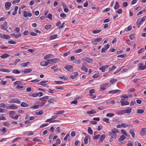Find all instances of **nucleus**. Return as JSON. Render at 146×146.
<instances>
[{"instance_id": "1", "label": "nucleus", "mask_w": 146, "mask_h": 146, "mask_svg": "<svg viewBox=\"0 0 146 146\" xmlns=\"http://www.w3.org/2000/svg\"><path fill=\"white\" fill-rule=\"evenodd\" d=\"M109 83H106L102 85L100 87V89L101 90H104L106 89L108 87L111 86Z\"/></svg>"}, {"instance_id": "2", "label": "nucleus", "mask_w": 146, "mask_h": 146, "mask_svg": "<svg viewBox=\"0 0 146 146\" xmlns=\"http://www.w3.org/2000/svg\"><path fill=\"white\" fill-rule=\"evenodd\" d=\"M58 59L57 58H54V59H51L49 60H48V64H52L55 63L57 62V61H58Z\"/></svg>"}, {"instance_id": "3", "label": "nucleus", "mask_w": 146, "mask_h": 146, "mask_svg": "<svg viewBox=\"0 0 146 146\" xmlns=\"http://www.w3.org/2000/svg\"><path fill=\"white\" fill-rule=\"evenodd\" d=\"M110 136L112 138H116L117 135L115 133V131H113V130H111V131L109 132Z\"/></svg>"}, {"instance_id": "4", "label": "nucleus", "mask_w": 146, "mask_h": 146, "mask_svg": "<svg viewBox=\"0 0 146 146\" xmlns=\"http://www.w3.org/2000/svg\"><path fill=\"white\" fill-rule=\"evenodd\" d=\"M140 134L142 136H144L146 135V128H143L141 129Z\"/></svg>"}, {"instance_id": "5", "label": "nucleus", "mask_w": 146, "mask_h": 146, "mask_svg": "<svg viewBox=\"0 0 146 146\" xmlns=\"http://www.w3.org/2000/svg\"><path fill=\"white\" fill-rule=\"evenodd\" d=\"M2 29L4 30H7V22H5L3 24L1 25H0Z\"/></svg>"}, {"instance_id": "6", "label": "nucleus", "mask_w": 146, "mask_h": 146, "mask_svg": "<svg viewBox=\"0 0 146 146\" xmlns=\"http://www.w3.org/2000/svg\"><path fill=\"white\" fill-rule=\"evenodd\" d=\"M82 59L83 60H86L88 63H91L94 61V60L93 59L87 57L83 58Z\"/></svg>"}, {"instance_id": "7", "label": "nucleus", "mask_w": 146, "mask_h": 146, "mask_svg": "<svg viewBox=\"0 0 146 146\" xmlns=\"http://www.w3.org/2000/svg\"><path fill=\"white\" fill-rule=\"evenodd\" d=\"M11 5V3L9 2H6L5 4V7L6 10H9L10 9V6Z\"/></svg>"}, {"instance_id": "8", "label": "nucleus", "mask_w": 146, "mask_h": 146, "mask_svg": "<svg viewBox=\"0 0 146 146\" xmlns=\"http://www.w3.org/2000/svg\"><path fill=\"white\" fill-rule=\"evenodd\" d=\"M146 69V65L143 66V64L142 63H140L139 64V66L138 69L139 70H143Z\"/></svg>"}, {"instance_id": "9", "label": "nucleus", "mask_w": 146, "mask_h": 146, "mask_svg": "<svg viewBox=\"0 0 146 146\" xmlns=\"http://www.w3.org/2000/svg\"><path fill=\"white\" fill-rule=\"evenodd\" d=\"M73 66L71 65H67L64 67V68L68 71L72 72L73 70Z\"/></svg>"}, {"instance_id": "10", "label": "nucleus", "mask_w": 146, "mask_h": 146, "mask_svg": "<svg viewBox=\"0 0 146 146\" xmlns=\"http://www.w3.org/2000/svg\"><path fill=\"white\" fill-rule=\"evenodd\" d=\"M10 35L15 37L16 38H17L20 37L21 35V34L20 33H19L18 34L13 33L11 34Z\"/></svg>"}, {"instance_id": "11", "label": "nucleus", "mask_w": 146, "mask_h": 146, "mask_svg": "<svg viewBox=\"0 0 146 146\" xmlns=\"http://www.w3.org/2000/svg\"><path fill=\"white\" fill-rule=\"evenodd\" d=\"M143 22L141 21L140 18L138 19L137 21L136 24L138 28L140 27V26L141 25Z\"/></svg>"}, {"instance_id": "12", "label": "nucleus", "mask_w": 146, "mask_h": 146, "mask_svg": "<svg viewBox=\"0 0 146 146\" xmlns=\"http://www.w3.org/2000/svg\"><path fill=\"white\" fill-rule=\"evenodd\" d=\"M7 108L9 109L16 110L18 108V107L16 106L13 105L7 107Z\"/></svg>"}, {"instance_id": "13", "label": "nucleus", "mask_w": 146, "mask_h": 146, "mask_svg": "<svg viewBox=\"0 0 146 146\" xmlns=\"http://www.w3.org/2000/svg\"><path fill=\"white\" fill-rule=\"evenodd\" d=\"M48 64V60L47 61H43L40 63V65L42 66H47Z\"/></svg>"}, {"instance_id": "14", "label": "nucleus", "mask_w": 146, "mask_h": 146, "mask_svg": "<svg viewBox=\"0 0 146 146\" xmlns=\"http://www.w3.org/2000/svg\"><path fill=\"white\" fill-rule=\"evenodd\" d=\"M48 81H42L40 82V83L38 84L41 85L43 86L46 87H48V86L46 84H44V83H46Z\"/></svg>"}, {"instance_id": "15", "label": "nucleus", "mask_w": 146, "mask_h": 146, "mask_svg": "<svg viewBox=\"0 0 146 146\" xmlns=\"http://www.w3.org/2000/svg\"><path fill=\"white\" fill-rule=\"evenodd\" d=\"M22 71L25 74H27L32 72V70L31 68L25 69L24 70H23Z\"/></svg>"}, {"instance_id": "16", "label": "nucleus", "mask_w": 146, "mask_h": 146, "mask_svg": "<svg viewBox=\"0 0 146 146\" xmlns=\"http://www.w3.org/2000/svg\"><path fill=\"white\" fill-rule=\"evenodd\" d=\"M125 138V137L124 135H121L120 136L119 138L118 139L119 141L122 143V141H123Z\"/></svg>"}, {"instance_id": "17", "label": "nucleus", "mask_w": 146, "mask_h": 146, "mask_svg": "<svg viewBox=\"0 0 146 146\" xmlns=\"http://www.w3.org/2000/svg\"><path fill=\"white\" fill-rule=\"evenodd\" d=\"M1 38L5 39H9L10 38H11L10 36L8 35H6L5 34L2 35V34L1 36Z\"/></svg>"}, {"instance_id": "18", "label": "nucleus", "mask_w": 146, "mask_h": 146, "mask_svg": "<svg viewBox=\"0 0 146 146\" xmlns=\"http://www.w3.org/2000/svg\"><path fill=\"white\" fill-rule=\"evenodd\" d=\"M124 110L125 114H129L131 112L132 109L131 108H129L128 109Z\"/></svg>"}, {"instance_id": "19", "label": "nucleus", "mask_w": 146, "mask_h": 146, "mask_svg": "<svg viewBox=\"0 0 146 146\" xmlns=\"http://www.w3.org/2000/svg\"><path fill=\"white\" fill-rule=\"evenodd\" d=\"M121 91L119 90H113L109 91V93L110 94H116L117 93L119 92H121Z\"/></svg>"}, {"instance_id": "20", "label": "nucleus", "mask_w": 146, "mask_h": 146, "mask_svg": "<svg viewBox=\"0 0 146 146\" xmlns=\"http://www.w3.org/2000/svg\"><path fill=\"white\" fill-rule=\"evenodd\" d=\"M78 75L77 72H76L72 73V75L71 76V78L72 79H74Z\"/></svg>"}, {"instance_id": "21", "label": "nucleus", "mask_w": 146, "mask_h": 146, "mask_svg": "<svg viewBox=\"0 0 146 146\" xmlns=\"http://www.w3.org/2000/svg\"><path fill=\"white\" fill-rule=\"evenodd\" d=\"M30 63L29 62H26L25 63H22L21 64V66L22 67H27V65Z\"/></svg>"}, {"instance_id": "22", "label": "nucleus", "mask_w": 146, "mask_h": 146, "mask_svg": "<svg viewBox=\"0 0 146 146\" xmlns=\"http://www.w3.org/2000/svg\"><path fill=\"white\" fill-rule=\"evenodd\" d=\"M53 56V55L52 54H48L44 56V59L45 60H46L49 58H52Z\"/></svg>"}, {"instance_id": "23", "label": "nucleus", "mask_w": 146, "mask_h": 146, "mask_svg": "<svg viewBox=\"0 0 146 146\" xmlns=\"http://www.w3.org/2000/svg\"><path fill=\"white\" fill-rule=\"evenodd\" d=\"M13 103H17L20 104L21 102L17 98H14L12 99Z\"/></svg>"}, {"instance_id": "24", "label": "nucleus", "mask_w": 146, "mask_h": 146, "mask_svg": "<svg viewBox=\"0 0 146 146\" xmlns=\"http://www.w3.org/2000/svg\"><path fill=\"white\" fill-rule=\"evenodd\" d=\"M9 56V55L6 53L3 54L0 56V57L3 58H5Z\"/></svg>"}, {"instance_id": "25", "label": "nucleus", "mask_w": 146, "mask_h": 146, "mask_svg": "<svg viewBox=\"0 0 146 146\" xmlns=\"http://www.w3.org/2000/svg\"><path fill=\"white\" fill-rule=\"evenodd\" d=\"M105 137V135L104 134H103L101 136L99 139V142H102L104 139Z\"/></svg>"}, {"instance_id": "26", "label": "nucleus", "mask_w": 146, "mask_h": 146, "mask_svg": "<svg viewBox=\"0 0 146 146\" xmlns=\"http://www.w3.org/2000/svg\"><path fill=\"white\" fill-rule=\"evenodd\" d=\"M18 7L16 6L15 7L14 9V11L12 13V15H15L17 13V11L18 9Z\"/></svg>"}, {"instance_id": "27", "label": "nucleus", "mask_w": 146, "mask_h": 146, "mask_svg": "<svg viewBox=\"0 0 146 146\" xmlns=\"http://www.w3.org/2000/svg\"><path fill=\"white\" fill-rule=\"evenodd\" d=\"M64 113V110L56 111V113L54 114H61Z\"/></svg>"}, {"instance_id": "28", "label": "nucleus", "mask_w": 146, "mask_h": 146, "mask_svg": "<svg viewBox=\"0 0 146 146\" xmlns=\"http://www.w3.org/2000/svg\"><path fill=\"white\" fill-rule=\"evenodd\" d=\"M21 106L23 107H26L28 106V104L25 102H22L21 104Z\"/></svg>"}, {"instance_id": "29", "label": "nucleus", "mask_w": 146, "mask_h": 146, "mask_svg": "<svg viewBox=\"0 0 146 146\" xmlns=\"http://www.w3.org/2000/svg\"><path fill=\"white\" fill-rule=\"evenodd\" d=\"M86 113L88 114H93L96 113V111L94 110H92L90 111H88Z\"/></svg>"}, {"instance_id": "30", "label": "nucleus", "mask_w": 146, "mask_h": 146, "mask_svg": "<svg viewBox=\"0 0 146 146\" xmlns=\"http://www.w3.org/2000/svg\"><path fill=\"white\" fill-rule=\"evenodd\" d=\"M0 71L5 72H10V70L6 69H0Z\"/></svg>"}, {"instance_id": "31", "label": "nucleus", "mask_w": 146, "mask_h": 146, "mask_svg": "<svg viewBox=\"0 0 146 146\" xmlns=\"http://www.w3.org/2000/svg\"><path fill=\"white\" fill-rule=\"evenodd\" d=\"M129 104V103L127 101H124L121 104V106L128 105Z\"/></svg>"}, {"instance_id": "32", "label": "nucleus", "mask_w": 146, "mask_h": 146, "mask_svg": "<svg viewBox=\"0 0 146 146\" xmlns=\"http://www.w3.org/2000/svg\"><path fill=\"white\" fill-rule=\"evenodd\" d=\"M131 134L132 135V136L133 138H134L135 137V134L134 132V131L133 129H131L129 131Z\"/></svg>"}, {"instance_id": "33", "label": "nucleus", "mask_w": 146, "mask_h": 146, "mask_svg": "<svg viewBox=\"0 0 146 146\" xmlns=\"http://www.w3.org/2000/svg\"><path fill=\"white\" fill-rule=\"evenodd\" d=\"M48 98V96H46L40 98V100L41 101H45Z\"/></svg>"}, {"instance_id": "34", "label": "nucleus", "mask_w": 146, "mask_h": 146, "mask_svg": "<svg viewBox=\"0 0 146 146\" xmlns=\"http://www.w3.org/2000/svg\"><path fill=\"white\" fill-rule=\"evenodd\" d=\"M124 114L125 113L124 110H119L117 112V114L119 115H122Z\"/></svg>"}, {"instance_id": "35", "label": "nucleus", "mask_w": 146, "mask_h": 146, "mask_svg": "<svg viewBox=\"0 0 146 146\" xmlns=\"http://www.w3.org/2000/svg\"><path fill=\"white\" fill-rule=\"evenodd\" d=\"M144 112V110H143L138 109L137 110V113H138L141 114Z\"/></svg>"}, {"instance_id": "36", "label": "nucleus", "mask_w": 146, "mask_h": 146, "mask_svg": "<svg viewBox=\"0 0 146 146\" xmlns=\"http://www.w3.org/2000/svg\"><path fill=\"white\" fill-rule=\"evenodd\" d=\"M22 84V82L21 81H17L15 82L14 84L15 85H16L21 84Z\"/></svg>"}, {"instance_id": "37", "label": "nucleus", "mask_w": 146, "mask_h": 146, "mask_svg": "<svg viewBox=\"0 0 146 146\" xmlns=\"http://www.w3.org/2000/svg\"><path fill=\"white\" fill-rule=\"evenodd\" d=\"M48 102L50 103H54V102H56V101L53 98H51L48 100Z\"/></svg>"}, {"instance_id": "38", "label": "nucleus", "mask_w": 146, "mask_h": 146, "mask_svg": "<svg viewBox=\"0 0 146 146\" xmlns=\"http://www.w3.org/2000/svg\"><path fill=\"white\" fill-rule=\"evenodd\" d=\"M89 137V136H86L84 139V143L85 144H87L88 143V137Z\"/></svg>"}, {"instance_id": "39", "label": "nucleus", "mask_w": 146, "mask_h": 146, "mask_svg": "<svg viewBox=\"0 0 146 146\" xmlns=\"http://www.w3.org/2000/svg\"><path fill=\"white\" fill-rule=\"evenodd\" d=\"M117 81V80L115 79H112L110 80V82L112 84H113L115 82Z\"/></svg>"}, {"instance_id": "40", "label": "nucleus", "mask_w": 146, "mask_h": 146, "mask_svg": "<svg viewBox=\"0 0 146 146\" xmlns=\"http://www.w3.org/2000/svg\"><path fill=\"white\" fill-rule=\"evenodd\" d=\"M119 7V5L117 2H116L115 4V5L114 7V8L115 9H117Z\"/></svg>"}, {"instance_id": "41", "label": "nucleus", "mask_w": 146, "mask_h": 146, "mask_svg": "<svg viewBox=\"0 0 146 146\" xmlns=\"http://www.w3.org/2000/svg\"><path fill=\"white\" fill-rule=\"evenodd\" d=\"M88 132L89 134H92L93 133V131L91 128L90 127H89L88 129Z\"/></svg>"}, {"instance_id": "42", "label": "nucleus", "mask_w": 146, "mask_h": 146, "mask_svg": "<svg viewBox=\"0 0 146 146\" xmlns=\"http://www.w3.org/2000/svg\"><path fill=\"white\" fill-rule=\"evenodd\" d=\"M121 132L123 134L127 136H129L128 135L127 133V132L125 131L124 130V129L121 130Z\"/></svg>"}, {"instance_id": "43", "label": "nucleus", "mask_w": 146, "mask_h": 146, "mask_svg": "<svg viewBox=\"0 0 146 146\" xmlns=\"http://www.w3.org/2000/svg\"><path fill=\"white\" fill-rule=\"evenodd\" d=\"M57 37L56 35H54L50 36V40H51L56 38Z\"/></svg>"}, {"instance_id": "44", "label": "nucleus", "mask_w": 146, "mask_h": 146, "mask_svg": "<svg viewBox=\"0 0 146 146\" xmlns=\"http://www.w3.org/2000/svg\"><path fill=\"white\" fill-rule=\"evenodd\" d=\"M101 30H94L92 31V33L94 34H96L99 33L101 31Z\"/></svg>"}, {"instance_id": "45", "label": "nucleus", "mask_w": 146, "mask_h": 146, "mask_svg": "<svg viewBox=\"0 0 146 146\" xmlns=\"http://www.w3.org/2000/svg\"><path fill=\"white\" fill-rule=\"evenodd\" d=\"M81 70L83 71H84L85 72H88V69L85 66H83L81 68Z\"/></svg>"}, {"instance_id": "46", "label": "nucleus", "mask_w": 146, "mask_h": 146, "mask_svg": "<svg viewBox=\"0 0 146 146\" xmlns=\"http://www.w3.org/2000/svg\"><path fill=\"white\" fill-rule=\"evenodd\" d=\"M8 43L10 44H17V42H16L14 40H11V41H9L8 42Z\"/></svg>"}, {"instance_id": "47", "label": "nucleus", "mask_w": 146, "mask_h": 146, "mask_svg": "<svg viewBox=\"0 0 146 146\" xmlns=\"http://www.w3.org/2000/svg\"><path fill=\"white\" fill-rule=\"evenodd\" d=\"M46 17L49 19L50 20H52V15L51 13H49Z\"/></svg>"}, {"instance_id": "48", "label": "nucleus", "mask_w": 146, "mask_h": 146, "mask_svg": "<svg viewBox=\"0 0 146 146\" xmlns=\"http://www.w3.org/2000/svg\"><path fill=\"white\" fill-rule=\"evenodd\" d=\"M35 113L37 115H42L43 113V111L42 110H41L38 112H36Z\"/></svg>"}, {"instance_id": "49", "label": "nucleus", "mask_w": 146, "mask_h": 146, "mask_svg": "<svg viewBox=\"0 0 146 146\" xmlns=\"http://www.w3.org/2000/svg\"><path fill=\"white\" fill-rule=\"evenodd\" d=\"M48 92L51 94H54L55 92V91L54 90H52L50 89H49L48 90Z\"/></svg>"}, {"instance_id": "50", "label": "nucleus", "mask_w": 146, "mask_h": 146, "mask_svg": "<svg viewBox=\"0 0 146 146\" xmlns=\"http://www.w3.org/2000/svg\"><path fill=\"white\" fill-rule=\"evenodd\" d=\"M3 124L5 126L7 127H9L11 125L9 123L6 121L4 122Z\"/></svg>"}, {"instance_id": "51", "label": "nucleus", "mask_w": 146, "mask_h": 146, "mask_svg": "<svg viewBox=\"0 0 146 146\" xmlns=\"http://www.w3.org/2000/svg\"><path fill=\"white\" fill-rule=\"evenodd\" d=\"M38 108V106L37 105L33 106L31 108H30V109H33V110H35V109H37Z\"/></svg>"}, {"instance_id": "52", "label": "nucleus", "mask_w": 146, "mask_h": 146, "mask_svg": "<svg viewBox=\"0 0 146 146\" xmlns=\"http://www.w3.org/2000/svg\"><path fill=\"white\" fill-rule=\"evenodd\" d=\"M51 27V25H47L44 26V28L46 29H49Z\"/></svg>"}, {"instance_id": "53", "label": "nucleus", "mask_w": 146, "mask_h": 146, "mask_svg": "<svg viewBox=\"0 0 146 146\" xmlns=\"http://www.w3.org/2000/svg\"><path fill=\"white\" fill-rule=\"evenodd\" d=\"M12 72L14 74H19L20 72L18 70H13Z\"/></svg>"}, {"instance_id": "54", "label": "nucleus", "mask_w": 146, "mask_h": 146, "mask_svg": "<svg viewBox=\"0 0 146 146\" xmlns=\"http://www.w3.org/2000/svg\"><path fill=\"white\" fill-rule=\"evenodd\" d=\"M129 37L131 40H133L135 38V36L133 34H131L130 35Z\"/></svg>"}, {"instance_id": "55", "label": "nucleus", "mask_w": 146, "mask_h": 146, "mask_svg": "<svg viewBox=\"0 0 146 146\" xmlns=\"http://www.w3.org/2000/svg\"><path fill=\"white\" fill-rule=\"evenodd\" d=\"M1 131L3 134L7 132V130L5 128H3L1 130Z\"/></svg>"}, {"instance_id": "56", "label": "nucleus", "mask_w": 146, "mask_h": 146, "mask_svg": "<svg viewBox=\"0 0 146 146\" xmlns=\"http://www.w3.org/2000/svg\"><path fill=\"white\" fill-rule=\"evenodd\" d=\"M114 115V114L113 113H108L106 114V116L107 117H112Z\"/></svg>"}, {"instance_id": "57", "label": "nucleus", "mask_w": 146, "mask_h": 146, "mask_svg": "<svg viewBox=\"0 0 146 146\" xmlns=\"http://www.w3.org/2000/svg\"><path fill=\"white\" fill-rule=\"evenodd\" d=\"M122 10L121 9H118L116 11V12L119 14L121 13H122Z\"/></svg>"}, {"instance_id": "58", "label": "nucleus", "mask_w": 146, "mask_h": 146, "mask_svg": "<svg viewBox=\"0 0 146 146\" xmlns=\"http://www.w3.org/2000/svg\"><path fill=\"white\" fill-rule=\"evenodd\" d=\"M100 137V135H96L93 137V139H99Z\"/></svg>"}, {"instance_id": "59", "label": "nucleus", "mask_w": 146, "mask_h": 146, "mask_svg": "<svg viewBox=\"0 0 146 146\" xmlns=\"http://www.w3.org/2000/svg\"><path fill=\"white\" fill-rule=\"evenodd\" d=\"M121 125L122 127L124 128H125L127 127L129 125L126 124L125 123H122L121 124Z\"/></svg>"}, {"instance_id": "60", "label": "nucleus", "mask_w": 146, "mask_h": 146, "mask_svg": "<svg viewBox=\"0 0 146 146\" xmlns=\"http://www.w3.org/2000/svg\"><path fill=\"white\" fill-rule=\"evenodd\" d=\"M82 51V49H78L74 51V52L75 53H78L81 52Z\"/></svg>"}, {"instance_id": "61", "label": "nucleus", "mask_w": 146, "mask_h": 146, "mask_svg": "<svg viewBox=\"0 0 146 146\" xmlns=\"http://www.w3.org/2000/svg\"><path fill=\"white\" fill-rule=\"evenodd\" d=\"M102 40V39L101 38H98L94 40V41L96 42H99Z\"/></svg>"}, {"instance_id": "62", "label": "nucleus", "mask_w": 146, "mask_h": 146, "mask_svg": "<svg viewBox=\"0 0 146 146\" xmlns=\"http://www.w3.org/2000/svg\"><path fill=\"white\" fill-rule=\"evenodd\" d=\"M60 16L62 18H64L66 17V15L64 13L61 14Z\"/></svg>"}, {"instance_id": "63", "label": "nucleus", "mask_w": 146, "mask_h": 146, "mask_svg": "<svg viewBox=\"0 0 146 146\" xmlns=\"http://www.w3.org/2000/svg\"><path fill=\"white\" fill-rule=\"evenodd\" d=\"M20 61L21 60L20 59H16L14 63V65H16L18 62H20Z\"/></svg>"}, {"instance_id": "64", "label": "nucleus", "mask_w": 146, "mask_h": 146, "mask_svg": "<svg viewBox=\"0 0 146 146\" xmlns=\"http://www.w3.org/2000/svg\"><path fill=\"white\" fill-rule=\"evenodd\" d=\"M14 31L15 33H18L20 31V29L18 27H16Z\"/></svg>"}]
</instances>
